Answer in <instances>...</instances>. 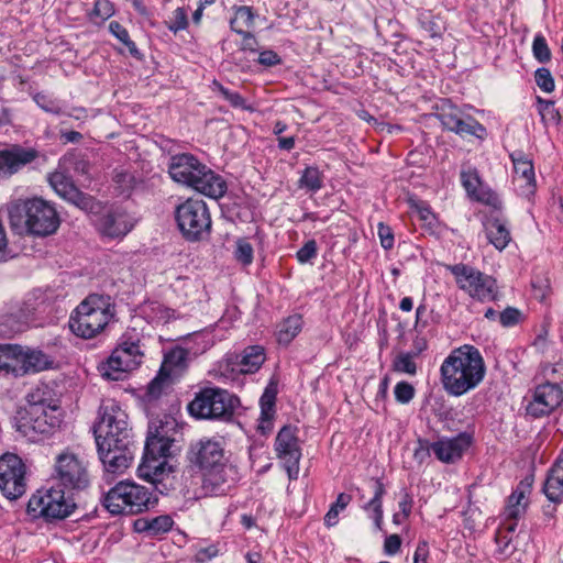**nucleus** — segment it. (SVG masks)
Masks as SVG:
<instances>
[{
  "label": "nucleus",
  "mask_w": 563,
  "mask_h": 563,
  "mask_svg": "<svg viewBox=\"0 0 563 563\" xmlns=\"http://www.w3.org/2000/svg\"><path fill=\"white\" fill-rule=\"evenodd\" d=\"M100 460L108 474H122L133 460V441L128 415L112 399L102 402L95 427Z\"/></svg>",
  "instance_id": "obj_1"
},
{
  "label": "nucleus",
  "mask_w": 563,
  "mask_h": 563,
  "mask_svg": "<svg viewBox=\"0 0 563 563\" xmlns=\"http://www.w3.org/2000/svg\"><path fill=\"white\" fill-rule=\"evenodd\" d=\"M443 388L452 396H462L474 389L485 376V364L479 351L472 345L453 350L441 368Z\"/></svg>",
  "instance_id": "obj_2"
},
{
  "label": "nucleus",
  "mask_w": 563,
  "mask_h": 563,
  "mask_svg": "<svg viewBox=\"0 0 563 563\" xmlns=\"http://www.w3.org/2000/svg\"><path fill=\"white\" fill-rule=\"evenodd\" d=\"M168 172L176 183L188 186L209 198H221L227 191L224 179L191 154L173 156Z\"/></svg>",
  "instance_id": "obj_3"
},
{
  "label": "nucleus",
  "mask_w": 563,
  "mask_h": 563,
  "mask_svg": "<svg viewBox=\"0 0 563 563\" xmlns=\"http://www.w3.org/2000/svg\"><path fill=\"white\" fill-rule=\"evenodd\" d=\"M16 430L24 437L35 440L38 434L53 433L62 422V411L51 405L36 390L26 397V404L14 416Z\"/></svg>",
  "instance_id": "obj_4"
},
{
  "label": "nucleus",
  "mask_w": 563,
  "mask_h": 563,
  "mask_svg": "<svg viewBox=\"0 0 563 563\" xmlns=\"http://www.w3.org/2000/svg\"><path fill=\"white\" fill-rule=\"evenodd\" d=\"M113 316L109 297L90 295L71 312L69 329L76 336L92 339L104 330Z\"/></svg>",
  "instance_id": "obj_5"
},
{
  "label": "nucleus",
  "mask_w": 563,
  "mask_h": 563,
  "mask_svg": "<svg viewBox=\"0 0 563 563\" xmlns=\"http://www.w3.org/2000/svg\"><path fill=\"white\" fill-rule=\"evenodd\" d=\"M158 498L154 493L135 482L121 481L103 498L104 507L112 515H137L154 508Z\"/></svg>",
  "instance_id": "obj_6"
},
{
  "label": "nucleus",
  "mask_w": 563,
  "mask_h": 563,
  "mask_svg": "<svg viewBox=\"0 0 563 563\" xmlns=\"http://www.w3.org/2000/svg\"><path fill=\"white\" fill-rule=\"evenodd\" d=\"M9 216L12 224L24 219L26 230L37 236L55 233L60 223L56 209L41 198L14 202L9 210Z\"/></svg>",
  "instance_id": "obj_7"
},
{
  "label": "nucleus",
  "mask_w": 563,
  "mask_h": 563,
  "mask_svg": "<svg viewBox=\"0 0 563 563\" xmlns=\"http://www.w3.org/2000/svg\"><path fill=\"white\" fill-rule=\"evenodd\" d=\"M239 405V398L228 390L206 388L188 405V411L198 419L229 420Z\"/></svg>",
  "instance_id": "obj_8"
},
{
  "label": "nucleus",
  "mask_w": 563,
  "mask_h": 563,
  "mask_svg": "<svg viewBox=\"0 0 563 563\" xmlns=\"http://www.w3.org/2000/svg\"><path fill=\"white\" fill-rule=\"evenodd\" d=\"M139 334L125 332L108 361L100 366L101 375L109 380H120L142 362Z\"/></svg>",
  "instance_id": "obj_9"
},
{
  "label": "nucleus",
  "mask_w": 563,
  "mask_h": 563,
  "mask_svg": "<svg viewBox=\"0 0 563 563\" xmlns=\"http://www.w3.org/2000/svg\"><path fill=\"white\" fill-rule=\"evenodd\" d=\"M176 221L183 235L189 241H199L211 229V217L205 201L187 199L176 209Z\"/></svg>",
  "instance_id": "obj_10"
},
{
  "label": "nucleus",
  "mask_w": 563,
  "mask_h": 563,
  "mask_svg": "<svg viewBox=\"0 0 563 563\" xmlns=\"http://www.w3.org/2000/svg\"><path fill=\"white\" fill-rule=\"evenodd\" d=\"M446 268L454 276L459 288L479 301H490L496 298V280L481 271L465 265H448Z\"/></svg>",
  "instance_id": "obj_11"
},
{
  "label": "nucleus",
  "mask_w": 563,
  "mask_h": 563,
  "mask_svg": "<svg viewBox=\"0 0 563 563\" xmlns=\"http://www.w3.org/2000/svg\"><path fill=\"white\" fill-rule=\"evenodd\" d=\"M52 477L65 489H82L89 483L87 463L74 452L63 451L55 459Z\"/></svg>",
  "instance_id": "obj_12"
},
{
  "label": "nucleus",
  "mask_w": 563,
  "mask_h": 563,
  "mask_svg": "<svg viewBox=\"0 0 563 563\" xmlns=\"http://www.w3.org/2000/svg\"><path fill=\"white\" fill-rule=\"evenodd\" d=\"M75 504L66 497L63 488L51 487L37 490L27 504V511L47 519H63L74 510Z\"/></svg>",
  "instance_id": "obj_13"
},
{
  "label": "nucleus",
  "mask_w": 563,
  "mask_h": 563,
  "mask_svg": "<svg viewBox=\"0 0 563 563\" xmlns=\"http://www.w3.org/2000/svg\"><path fill=\"white\" fill-rule=\"evenodd\" d=\"M0 490L11 500L18 499L26 490L25 465L15 454L0 457Z\"/></svg>",
  "instance_id": "obj_14"
},
{
  "label": "nucleus",
  "mask_w": 563,
  "mask_h": 563,
  "mask_svg": "<svg viewBox=\"0 0 563 563\" xmlns=\"http://www.w3.org/2000/svg\"><path fill=\"white\" fill-rule=\"evenodd\" d=\"M298 429L295 426H284L275 439V452L283 461L290 479H296L299 473V462L301 459V449L298 439Z\"/></svg>",
  "instance_id": "obj_15"
},
{
  "label": "nucleus",
  "mask_w": 563,
  "mask_h": 563,
  "mask_svg": "<svg viewBox=\"0 0 563 563\" xmlns=\"http://www.w3.org/2000/svg\"><path fill=\"white\" fill-rule=\"evenodd\" d=\"M48 181L60 198L75 205L79 209L87 212H93L99 209V203L91 196L80 191L62 166L48 176Z\"/></svg>",
  "instance_id": "obj_16"
},
{
  "label": "nucleus",
  "mask_w": 563,
  "mask_h": 563,
  "mask_svg": "<svg viewBox=\"0 0 563 563\" xmlns=\"http://www.w3.org/2000/svg\"><path fill=\"white\" fill-rule=\"evenodd\" d=\"M437 117L444 129L462 137L475 136L484 139L486 135V129L478 121L468 114H464L452 104H444Z\"/></svg>",
  "instance_id": "obj_17"
},
{
  "label": "nucleus",
  "mask_w": 563,
  "mask_h": 563,
  "mask_svg": "<svg viewBox=\"0 0 563 563\" xmlns=\"http://www.w3.org/2000/svg\"><path fill=\"white\" fill-rule=\"evenodd\" d=\"M188 461L201 471L219 467L225 462L224 449L220 441L203 438L191 443Z\"/></svg>",
  "instance_id": "obj_18"
},
{
  "label": "nucleus",
  "mask_w": 563,
  "mask_h": 563,
  "mask_svg": "<svg viewBox=\"0 0 563 563\" xmlns=\"http://www.w3.org/2000/svg\"><path fill=\"white\" fill-rule=\"evenodd\" d=\"M134 224V217L121 207H112L104 210L96 222L97 230L102 235L109 238L126 235Z\"/></svg>",
  "instance_id": "obj_19"
},
{
  "label": "nucleus",
  "mask_w": 563,
  "mask_h": 563,
  "mask_svg": "<svg viewBox=\"0 0 563 563\" xmlns=\"http://www.w3.org/2000/svg\"><path fill=\"white\" fill-rule=\"evenodd\" d=\"M38 157L33 147L14 144L0 150V177H11Z\"/></svg>",
  "instance_id": "obj_20"
},
{
  "label": "nucleus",
  "mask_w": 563,
  "mask_h": 563,
  "mask_svg": "<svg viewBox=\"0 0 563 563\" xmlns=\"http://www.w3.org/2000/svg\"><path fill=\"white\" fill-rule=\"evenodd\" d=\"M471 444V438L461 433L454 438L441 439L433 443L420 442V448L433 454L443 463H454L460 460Z\"/></svg>",
  "instance_id": "obj_21"
},
{
  "label": "nucleus",
  "mask_w": 563,
  "mask_h": 563,
  "mask_svg": "<svg viewBox=\"0 0 563 563\" xmlns=\"http://www.w3.org/2000/svg\"><path fill=\"white\" fill-rule=\"evenodd\" d=\"M563 401V390L558 383H545L536 388L527 411L534 417L550 413Z\"/></svg>",
  "instance_id": "obj_22"
},
{
  "label": "nucleus",
  "mask_w": 563,
  "mask_h": 563,
  "mask_svg": "<svg viewBox=\"0 0 563 563\" xmlns=\"http://www.w3.org/2000/svg\"><path fill=\"white\" fill-rule=\"evenodd\" d=\"M235 468L222 463L219 467H211L203 471V488L211 495H224L235 482Z\"/></svg>",
  "instance_id": "obj_23"
},
{
  "label": "nucleus",
  "mask_w": 563,
  "mask_h": 563,
  "mask_svg": "<svg viewBox=\"0 0 563 563\" xmlns=\"http://www.w3.org/2000/svg\"><path fill=\"white\" fill-rule=\"evenodd\" d=\"M514 164L516 181L521 188V194L530 196L536 189V176L532 162L521 151L510 154Z\"/></svg>",
  "instance_id": "obj_24"
},
{
  "label": "nucleus",
  "mask_w": 563,
  "mask_h": 563,
  "mask_svg": "<svg viewBox=\"0 0 563 563\" xmlns=\"http://www.w3.org/2000/svg\"><path fill=\"white\" fill-rule=\"evenodd\" d=\"M173 472V466L168 463V460L145 456H143V461L137 468L139 477L154 484L157 489H159V484L169 479Z\"/></svg>",
  "instance_id": "obj_25"
},
{
  "label": "nucleus",
  "mask_w": 563,
  "mask_h": 563,
  "mask_svg": "<svg viewBox=\"0 0 563 563\" xmlns=\"http://www.w3.org/2000/svg\"><path fill=\"white\" fill-rule=\"evenodd\" d=\"M174 440L167 437L163 427L156 429L155 433L150 431L145 442L144 456L167 460L173 455Z\"/></svg>",
  "instance_id": "obj_26"
},
{
  "label": "nucleus",
  "mask_w": 563,
  "mask_h": 563,
  "mask_svg": "<svg viewBox=\"0 0 563 563\" xmlns=\"http://www.w3.org/2000/svg\"><path fill=\"white\" fill-rule=\"evenodd\" d=\"M530 485L520 483L508 497L504 516L507 520H517L526 514L529 504Z\"/></svg>",
  "instance_id": "obj_27"
},
{
  "label": "nucleus",
  "mask_w": 563,
  "mask_h": 563,
  "mask_svg": "<svg viewBox=\"0 0 563 563\" xmlns=\"http://www.w3.org/2000/svg\"><path fill=\"white\" fill-rule=\"evenodd\" d=\"M264 361L265 353L262 346H249L241 355L235 356V362L233 364L236 368H233V371H238L242 374L255 373L263 365Z\"/></svg>",
  "instance_id": "obj_28"
},
{
  "label": "nucleus",
  "mask_w": 563,
  "mask_h": 563,
  "mask_svg": "<svg viewBox=\"0 0 563 563\" xmlns=\"http://www.w3.org/2000/svg\"><path fill=\"white\" fill-rule=\"evenodd\" d=\"M174 525V520L168 515H161L154 518H140L134 522L137 532L146 533L148 537H156L168 532Z\"/></svg>",
  "instance_id": "obj_29"
},
{
  "label": "nucleus",
  "mask_w": 563,
  "mask_h": 563,
  "mask_svg": "<svg viewBox=\"0 0 563 563\" xmlns=\"http://www.w3.org/2000/svg\"><path fill=\"white\" fill-rule=\"evenodd\" d=\"M19 363L22 367L21 376L29 372H40L51 365L48 356L40 350L24 349L20 346Z\"/></svg>",
  "instance_id": "obj_30"
},
{
  "label": "nucleus",
  "mask_w": 563,
  "mask_h": 563,
  "mask_svg": "<svg viewBox=\"0 0 563 563\" xmlns=\"http://www.w3.org/2000/svg\"><path fill=\"white\" fill-rule=\"evenodd\" d=\"M543 492L552 503H560L563 497V460H559L551 468Z\"/></svg>",
  "instance_id": "obj_31"
},
{
  "label": "nucleus",
  "mask_w": 563,
  "mask_h": 563,
  "mask_svg": "<svg viewBox=\"0 0 563 563\" xmlns=\"http://www.w3.org/2000/svg\"><path fill=\"white\" fill-rule=\"evenodd\" d=\"M254 23V13L251 7L241 5L234 8V18L230 21L231 29L238 34L242 35L245 43L249 45L250 42H254V36L245 31Z\"/></svg>",
  "instance_id": "obj_32"
},
{
  "label": "nucleus",
  "mask_w": 563,
  "mask_h": 563,
  "mask_svg": "<svg viewBox=\"0 0 563 563\" xmlns=\"http://www.w3.org/2000/svg\"><path fill=\"white\" fill-rule=\"evenodd\" d=\"M486 235L497 250L503 251L509 244L511 236L506 223L497 218H492L485 223Z\"/></svg>",
  "instance_id": "obj_33"
},
{
  "label": "nucleus",
  "mask_w": 563,
  "mask_h": 563,
  "mask_svg": "<svg viewBox=\"0 0 563 563\" xmlns=\"http://www.w3.org/2000/svg\"><path fill=\"white\" fill-rule=\"evenodd\" d=\"M275 400L276 394L273 390L266 389L260 399L261 416L258 419L257 429L266 434L273 429V421L275 417Z\"/></svg>",
  "instance_id": "obj_34"
},
{
  "label": "nucleus",
  "mask_w": 563,
  "mask_h": 563,
  "mask_svg": "<svg viewBox=\"0 0 563 563\" xmlns=\"http://www.w3.org/2000/svg\"><path fill=\"white\" fill-rule=\"evenodd\" d=\"M374 496L364 505V510L373 518L377 529L382 528L383 523V504L382 499L385 495V486L379 479H372Z\"/></svg>",
  "instance_id": "obj_35"
},
{
  "label": "nucleus",
  "mask_w": 563,
  "mask_h": 563,
  "mask_svg": "<svg viewBox=\"0 0 563 563\" xmlns=\"http://www.w3.org/2000/svg\"><path fill=\"white\" fill-rule=\"evenodd\" d=\"M20 345L0 344V371L12 374L18 377L21 376Z\"/></svg>",
  "instance_id": "obj_36"
},
{
  "label": "nucleus",
  "mask_w": 563,
  "mask_h": 563,
  "mask_svg": "<svg viewBox=\"0 0 563 563\" xmlns=\"http://www.w3.org/2000/svg\"><path fill=\"white\" fill-rule=\"evenodd\" d=\"M195 340H201L202 345L198 349H195L194 346L175 347L166 355L165 364H168L170 366H181L183 363L189 357L190 354L197 355L199 353H203L206 350L209 349V346H210L209 341H206L201 334H197L195 336ZM190 343H191V341H188L187 345H189Z\"/></svg>",
  "instance_id": "obj_37"
},
{
  "label": "nucleus",
  "mask_w": 563,
  "mask_h": 563,
  "mask_svg": "<svg viewBox=\"0 0 563 563\" xmlns=\"http://www.w3.org/2000/svg\"><path fill=\"white\" fill-rule=\"evenodd\" d=\"M27 314L24 311L19 313L10 312L0 316V335L12 336L26 328Z\"/></svg>",
  "instance_id": "obj_38"
},
{
  "label": "nucleus",
  "mask_w": 563,
  "mask_h": 563,
  "mask_svg": "<svg viewBox=\"0 0 563 563\" xmlns=\"http://www.w3.org/2000/svg\"><path fill=\"white\" fill-rule=\"evenodd\" d=\"M302 319L298 314H294L285 319L278 327L277 340L280 344H289L295 336L301 331Z\"/></svg>",
  "instance_id": "obj_39"
},
{
  "label": "nucleus",
  "mask_w": 563,
  "mask_h": 563,
  "mask_svg": "<svg viewBox=\"0 0 563 563\" xmlns=\"http://www.w3.org/2000/svg\"><path fill=\"white\" fill-rule=\"evenodd\" d=\"M298 185L300 188L316 192L323 186V174L319 170L318 167H306L301 177L299 178Z\"/></svg>",
  "instance_id": "obj_40"
},
{
  "label": "nucleus",
  "mask_w": 563,
  "mask_h": 563,
  "mask_svg": "<svg viewBox=\"0 0 563 563\" xmlns=\"http://www.w3.org/2000/svg\"><path fill=\"white\" fill-rule=\"evenodd\" d=\"M415 358L408 352H399L391 362V368L396 373L415 376L418 369Z\"/></svg>",
  "instance_id": "obj_41"
},
{
  "label": "nucleus",
  "mask_w": 563,
  "mask_h": 563,
  "mask_svg": "<svg viewBox=\"0 0 563 563\" xmlns=\"http://www.w3.org/2000/svg\"><path fill=\"white\" fill-rule=\"evenodd\" d=\"M110 32L128 48L132 56H139V49L135 43L130 38L128 30L117 21L109 24Z\"/></svg>",
  "instance_id": "obj_42"
},
{
  "label": "nucleus",
  "mask_w": 563,
  "mask_h": 563,
  "mask_svg": "<svg viewBox=\"0 0 563 563\" xmlns=\"http://www.w3.org/2000/svg\"><path fill=\"white\" fill-rule=\"evenodd\" d=\"M538 106H539V113L541 115L542 121L553 124H559L561 121V115L559 110L554 107V101L551 100H544L540 97L537 99Z\"/></svg>",
  "instance_id": "obj_43"
},
{
  "label": "nucleus",
  "mask_w": 563,
  "mask_h": 563,
  "mask_svg": "<svg viewBox=\"0 0 563 563\" xmlns=\"http://www.w3.org/2000/svg\"><path fill=\"white\" fill-rule=\"evenodd\" d=\"M213 90H217L221 96L234 108H240L243 110H252L250 106L246 104L245 99L238 92L230 91L228 88L223 87L220 82L213 81L212 84Z\"/></svg>",
  "instance_id": "obj_44"
},
{
  "label": "nucleus",
  "mask_w": 563,
  "mask_h": 563,
  "mask_svg": "<svg viewBox=\"0 0 563 563\" xmlns=\"http://www.w3.org/2000/svg\"><path fill=\"white\" fill-rule=\"evenodd\" d=\"M532 54H533V57L539 63H542V64L550 62V59L552 57L551 49L547 43V40L540 33L537 34L533 38Z\"/></svg>",
  "instance_id": "obj_45"
},
{
  "label": "nucleus",
  "mask_w": 563,
  "mask_h": 563,
  "mask_svg": "<svg viewBox=\"0 0 563 563\" xmlns=\"http://www.w3.org/2000/svg\"><path fill=\"white\" fill-rule=\"evenodd\" d=\"M461 179L464 188L471 196L475 197L477 200H484V198L478 192L481 180L475 170L462 172Z\"/></svg>",
  "instance_id": "obj_46"
},
{
  "label": "nucleus",
  "mask_w": 563,
  "mask_h": 563,
  "mask_svg": "<svg viewBox=\"0 0 563 563\" xmlns=\"http://www.w3.org/2000/svg\"><path fill=\"white\" fill-rule=\"evenodd\" d=\"M420 23L430 37H440L444 31V25L439 16L423 14Z\"/></svg>",
  "instance_id": "obj_47"
},
{
  "label": "nucleus",
  "mask_w": 563,
  "mask_h": 563,
  "mask_svg": "<svg viewBox=\"0 0 563 563\" xmlns=\"http://www.w3.org/2000/svg\"><path fill=\"white\" fill-rule=\"evenodd\" d=\"M253 246L245 239H239L234 251V256L238 262L243 265H250L253 262Z\"/></svg>",
  "instance_id": "obj_48"
},
{
  "label": "nucleus",
  "mask_w": 563,
  "mask_h": 563,
  "mask_svg": "<svg viewBox=\"0 0 563 563\" xmlns=\"http://www.w3.org/2000/svg\"><path fill=\"white\" fill-rule=\"evenodd\" d=\"M534 80L538 87L547 93H550L555 88L554 78L548 68H538L534 73Z\"/></svg>",
  "instance_id": "obj_49"
},
{
  "label": "nucleus",
  "mask_w": 563,
  "mask_h": 563,
  "mask_svg": "<svg viewBox=\"0 0 563 563\" xmlns=\"http://www.w3.org/2000/svg\"><path fill=\"white\" fill-rule=\"evenodd\" d=\"M395 398L400 404H408L415 397V388L407 382H399L394 389Z\"/></svg>",
  "instance_id": "obj_50"
},
{
  "label": "nucleus",
  "mask_w": 563,
  "mask_h": 563,
  "mask_svg": "<svg viewBox=\"0 0 563 563\" xmlns=\"http://www.w3.org/2000/svg\"><path fill=\"white\" fill-rule=\"evenodd\" d=\"M60 166L65 169L73 168L78 174H87L89 170L88 162L75 155L64 157Z\"/></svg>",
  "instance_id": "obj_51"
},
{
  "label": "nucleus",
  "mask_w": 563,
  "mask_h": 563,
  "mask_svg": "<svg viewBox=\"0 0 563 563\" xmlns=\"http://www.w3.org/2000/svg\"><path fill=\"white\" fill-rule=\"evenodd\" d=\"M188 25V19L187 13L185 9L177 8L173 12V16L170 19V22L168 24V29L173 31L174 33H177L178 31L185 30Z\"/></svg>",
  "instance_id": "obj_52"
},
{
  "label": "nucleus",
  "mask_w": 563,
  "mask_h": 563,
  "mask_svg": "<svg viewBox=\"0 0 563 563\" xmlns=\"http://www.w3.org/2000/svg\"><path fill=\"white\" fill-rule=\"evenodd\" d=\"M34 100L38 107H41L44 111L59 114L62 112V109L59 104L49 98L48 96L44 93H36L34 96Z\"/></svg>",
  "instance_id": "obj_53"
},
{
  "label": "nucleus",
  "mask_w": 563,
  "mask_h": 563,
  "mask_svg": "<svg viewBox=\"0 0 563 563\" xmlns=\"http://www.w3.org/2000/svg\"><path fill=\"white\" fill-rule=\"evenodd\" d=\"M113 179L121 194L131 190L135 183L134 177L126 172H118Z\"/></svg>",
  "instance_id": "obj_54"
},
{
  "label": "nucleus",
  "mask_w": 563,
  "mask_h": 563,
  "mask_svg": "<svg viewBox=\"0 0 563 563\" xmlns=\"http://www.w3.org/2000/svg\"><path fill=\"white\" fill-rule=\"evenodd\" d=\"M317 243L314 240H309L297 252L298 261L303 264L317 256Z\"/></svg>",
  "instance_id": "obj_55"
},
{
  "label": "nucleus",
  "mask_w": 563,
  "mask_h": 563,
  "mask_svg": "<svg viewBox=\"0 0 563 563\" xmlns=\"http://www.w3.org/2000/svg\"><path fill=\"white\" fill-rule=\"evenodd\" d=\"M10 257H12V251L9 247L7 229L0 218V262L7 261Z\"/></svg>",
  "instance_id": "obj_56"
},
{
  "label": "nucleus",
  "mask_w": 563,
  "mask_h": 563,
  "mask_svg": "<svg viewBox=\"0 0 563 563\" xmlns=\"http://www.w3.org/2000/svg\"><path fill=\"white\" fill-rule=\"evenodd\" d=\"M92 14L101 20H106L113 14V7L108 0H97Z\"/></svg>",
  "instance_id": "obj_57"
},
{
  "label": "nucleus",
  "mask_w": 563,
  "mask_h": 563,
  "mask_svg": "<svg viewBox=\"0 0 563 563\" xmlns=\"http://www.w3.org/2000/svg\"><path fill=\"white\" fill-rule=\"evenodd\" d=\"M378 236L380 240V245L385 250H390L394 246V234L391 229L384 223L378 224Z\"/></svg>",
  "instance_id": "obj_58"
},
{
  "label": "nucleus",
  "mask_w": 563,
  "mask_h": 563,
  "mask_svg": "<svg viewBox=\"0 0 563 563\" xmlns=\"http://www.w3.org/2000/svg\"><path fill=\"white\" fill-rule=\"evenodd\" d=\"M413 506V499L412 496L407 492H401V499L398 504L399 512L402 514V519H408Z\"/></svg>",
  "instance_id": "obj_59"
},
{
  "label": "nucleus",
  "mask_w": 563,
  "mask_h": 563,
  "mask_svg": "<svg viewBox=\"0 0 563 563\" xmlns=\"http://www.w3.org/2000/svg\"><path fill=\"white\" fill-rule=\"evenodd\" d=\"M520 317V311L515 308H506L499 316L500 323L504 327L514 325L518 322Z\"/></svg>",
  "instance_id": "obj_60"
},
{
  "label": "nucleus",
  "mask_w": 563,
  "mask_h": 563,
  "mask_svg": "<svg viewBox=\"0 0 563 563\" xmlns=\"http://www.w3.org/2000/svg\"><path fill=\"white\" fill-rule=\"evenodd\" d=\"M219 553V550L216 545H209L206 548H201L197 551L195 559L199 563H205L213 558H216Z\"/></svg>",
  "instance_id": "obj_61"
},
{
  "label": "nucleus",
  "mask_w": 563,
  "mask_h": 563,
  "mask_svg": "<svg viewBox=\"0 0 563 563\" xmlns=\"http://www.w3.org/2000/svg\"><path fill=\"white\" fill-rule=\"evenodd\" d=\"M401 545V539L398 534H390L386 538L384 549L389 555L395 554L399 551Z\"/></svg>",
  "instance_id": "obj_62"
},
{
  "label": "nucleus",
  "mask_w": 563,
  "mask_h": 563,
  "mask_svg": "<svg viewBox=\"0 0 563 563\" xmlns=\"http://www.w3.org/2000/svg\"><path fill=\"white\" fill-rule=\"evenodd\" d=\"M428 555H429L428 542L422 540L418 543L417 549L415 551L413 563H427Z\"/></svg>",
  "instance_id": "obj_63"
},
{
  "label": "nucleus",
  "mask_w": 563,
  "mask_h": 563,
  "mask_svg": "<svg viewBox=\"0 0 563 563\" xmlns=\"http://www.w3.org/2000/svg\"><path fill=\"white\" fill-rule=\"evenodd\" d=\"M258 63L265 66H274L280 63V58L275 52L265 51L260 54Z\"/></svg>",
  "instance_id": "obj_64"
}]
</instances>
